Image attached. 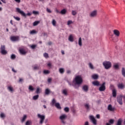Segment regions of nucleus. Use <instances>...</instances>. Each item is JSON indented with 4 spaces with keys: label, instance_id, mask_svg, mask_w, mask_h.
Masks as SVG:
<instances>
[{
    "label": "nucleus",
    "instance_id": "obj_1",
    "mask_svg": "<svg viewBox=\"0 0 125 125\" xmlns=\"http://www.w3.org/2000/svg\"><path fill=\"white\" fill-rule=\"evenodd\" d=\"M73 83H75L76 84H81L83 83V78L81 76H77L75 77V79L73 80Z\"/></svg>",
    "mask_w": 125,
    "mask_h": 125
},
{
    "label": "nucleus",
    "instance_id": "obj_2",
    "mask_svg": "<svg viewBox=\"0 0 125 125\" xmlns=\"http://www.w3.org/2000/svg\"><path fill=\"white\" fill-rule=\"evenodd\" d=\"M16 11H17V12H18V13H19L20 14L22 15V16H23V17H26V16H31V15H32V13H28L26 14L25 13V12H24V11H21V9H20V8H16Z\"/></svg>",
    "mask_w": 125,
    "mask_h": 125
},
{
    "label": "nucleus",
    "instance_id": "obj_3",
    "mask_svg": "<svg viewBox=\"0 0 125 125\" xmlns=\"http://www.w3.org/2000/svg\"><path fill=\"white\" fill-rule=\"evenodd\" d=\"M103 64L106 70L110 69V68L112 67V63H111L110 62H103Z\"/></svg>",
    "mask_w": 125,
    "mask_h": 125
},
{
    "label": "nucleus",
    "instance_id": "obj_4",
    "mask_svg": "<svg viewBox=\"0 0 125 125\" xmlns=\"http://www.w3.org/2000/svg\"><path fill=\"white\" fill-rule=\"evenodd\" d=\"M0 49L1 54H2L3 55H5L6 54H7V51L5 50V45H1Z\"/></svg>",
    "mask_w": 125,
    "mask_h": 125
},
{
    "label": "nucleus",
    "instance_id": "obj_5",
    "mask_svg": "<svg viewBox=\"0 0 125 125\" xmlns=\"http://www.w3.org/2000/svg\"><path fill=\"white\" fill-rule=\"evenodd\" d=\"M67 119V115L66 114H62L60 117V120H61L62 123L65 125L66 124V122H65V120Z\"/></svg>",
    "mask_w": 125,
    "mask_h": 125
},
{
    "label": "nucleus",
    "instance_id": "obj_6",
    "mask_svg": "<svg viewBox=\"0 0 125 125\" xmlns=\"http://www.w3.org/2000/svg\"><path fill=\"white\" fill-rule=\"evenodd\" d=\"M38 117L40 119V124L42 125V123H43L44 121V119H45V116L44 115H42L40 114H38Z\"/></svg>",
    "mask_w": 125,
    "mask_h": 125
},
{
    "label": "nucleus",
    "instance_id": "obj_7",
    "mask_svg": "<svg viewBox=\"0 0 125 125\" xmlns=\"http://www.w3.org/2000/svg\"><path fill=\"white\" fill-rule=\"evenodd\" d=\"M106 83L105 82L103 83L101 86L99 87V90L100 91H105L106 90V86H105Z\"/></svg>",
    "mask_w": 125,
    "mask_h": 125
},
{
    "label": "nucleus",
    "instance_id": "obj_8",
    "mask_svg": "<svg viewBox=\"0 0 125 125\" xmlns=\"http://www.w3.org/2000/svg\"><path fill=\"white\" fill-rule=\"evenodd\" d=\"M10 40L12 42H17L19 40V36H11L10 37Z\"/></svg>",
    "mask_w": 125,
    "mask_h": 125
},
{
    "label": "nucleus",
    "instance_id": "obj_9",
    "mask_svg": "<svg viewBox=\"0 0 125 125\" xmlns=\"http://www.w3.org/2000/svg\"><path fill=\"white\" fill-rule=\"evenodd\" d=\"M90 119L91 120V121H92V122L93 123V125H97V121H96V119H95L94 117H93V116H90Z\"/></svg>",
    "mask_w": 125,
    "mask_h": 125
},
{
    "label": "nucleus",
    "instance_id": "obj_10",
    "mask_svg": "<svg viewBox=\"0 0 125 125\" xmlns=\"http://www.w3.org/2000/svg\"><path fill=\"white\" fill-rule=\"evenodd\" d=\"M117 100L119 104L123 105V98L121 96L117 97Z\"/></svg>",
    "mask_w": 125,
    "mask_h": 125
},
{
    "label": "nucleus",
    "instance_id": "obj_11",
    "mask_svg": "<svg viewBox=\"0 0 125 125\" xmlns=\"http://www.w3.org/2000/svg\"><path fill=\"white\" fill-rule=\"evenodd\" d=\"M96 15H97V11H93L91 13L90 16L91 17H96Z\"/></svg>",
    "mask_w": 125,
    "mask_h": 125
},
{
    "label": "nucleus",
    "instance_id": "obj_12",
    "mask_svg": "<svg viewBox=\"0 0 125 125\" xmlns=\"http://www.w3.org/2000/svg\"><path fill=\"white\" fill-rule=\"evenodd\" d=\"M107 110H108V111H111V112H113L115 111V108H113L111 104H109L107 107Z\"/></svg>",
    "mask_w": 125,
    "mask_h": 125
},
{
    "label": "nucleus",
    "instance_id": "obj_13",
    "mask_svg": "<svg viewBox=\"0 0 125 125\" xmlns=\"http://www.w3.org/2000/svg\"><path fill=\"white\" fill-rule=\"evenodd\" d=\"M83 89L85 91V92H87L88 91V86L87 85H84L83 87Z\"/></svg>",
    "mask_w": 125,
    "mask_h": 125
},
{
    "label": "nucleus",
    "instance_id": "obj_14",
    "mask_svg": "<svg viewBox=\"0 0 125 125\" xmlns=\"http://www.w3.org/2000/svg\"><path fill=\"white\" fill-rule=\"evenodd\" d=\"M118 87L121 89H124L125 88V85L123 83H120L118 84Z\"/></svg>",
    "mask_w": 125,
    "mask_h": 125
},
{
    "label": "nucleus",
    "instance_id": "obj_15",
    "mask_svg": "<svg viewBox=\"0 0 125 125\" xmlns=\"http://www.w3.org/2000/svg\"><path fill=\"white\" fill-rule=\"evenodd\" d=\"M67 83H68V84H69L70 86L72 85V86H74V87H75V88H78L79 87H77L76 86V84L75 83H72L71 82H70L69 81H67Z\"/></svg>",
    "mask_w": 125,
    "mask_h": 125
},
{
    "label": "nucleus",
    "instance_id": "obj_16",
    "mask_svg": "<svg viewBox=\"0 0 125 125\" xmlns=\"http://www.w3.org/2000/svg\"><path fill=\"white\" fill-rule=\"evenodd\" d=\"M113 33L114 34V35H115V36L116 37H120V31H119V30H114L113 31Z\"/></svg>",
    "mask_w": 125,
    "mask_h": 125
},
{
    "label": "nucleus",
    "instance_id": "obj_17",
    "mask_svg": "<svg viewBox=\"0 0 125 125\" xmlns=\"http://www.w3.org/2000/svg\"><path fill=\"white\" fill-rule=\"evenodd\" d=\"M93 85H95L96 86H99L100 85V83L98 81H94L92 82Z\"/></svg>",
    "mask_w": 125,
    "mask_h": 125
},
{
    "label": "nucleus",
    "instance_id": "obj_18",
    "mask_svg": "<svg viewBox=\"0 0 125 125\" xmlns=\"http://www.w3.org/2000/svg\"><path fill=\"white\" fill-rule=\"evenodd\" d=\"M68 40L69 41V42H74V37L72 34L69 35V37L68 38Z\"/></svg>",
    "mask_w": 125,
    "mask_h": 125
},
{
    "label": "nucleus",
    "instance_id": "obj_19",
    "mask_svg": "<svg viewBox=\"0 0 125 125\" xmlns=\"http://www.w3.org/2000/svg\"><path fill=\"white\" fill-rule=\"evenodd\" d=\"M112 96H113V97H116L117 91H116V89L112 90Z\"/></svg>",
    "mask_w": 125,
    "mask_h": 125
},
{
    "label": "nucleus",
    "instance_id": "obj_20",
    "mask_svg": "<svg viewBox=\"0 0 125 125\" xmlns=\"http://www.w3.org/2000/svg\"><path fill=\"white\" fill-rule=\"evenodd\" d=\"M50 93V90H49V89L47 88L45 90V95H49Z\"/></svg>",
    "mask_w": 125,
    "mask_h": 125
},
{
    "label": "nucleus",
    "instance_id": "obj_21",
    "mask_svg": "<svg viewBox=\"0 0 125 125\" xmlns=\"http://www.w3.org/2000/svg\"><path fill=\"white\" fill-rule=\"evenodd\" d=\"M20 52L21 54H22V55L26 54L27 53V52L25 51V50L23 49H21L20 50Z\"/></svg>",
    "mask_w": 125,
    "mask_h": 125
},
{
    "label": "nucleus",
    "instance_id": "obj_22",
    "mask_svg": "<svg viewBox=\"0 0 125 125\" xmlns=\"http://www.w3.org/2000/svg\"><path fill=\"white\" fill-rule=\"evenodd\" d=\"M28 89L30 90V91H31L32 92H33V91L35 90V88H34L32 85H29L28 87Z\"/></svg>",
    "mask_w": 125,
    "mask_h": 125
},
{
    "label": "nucleus",
    "instance_id": "obj_23",
    "mask_svg": "<svg viewBox=\"0 0 125 125\" xmlns=\"http://www.w3.org/2000/svg\"><path fill=\"white\" fill-rule=\"evenodd\" d=\"M123 122V120L122 119H119L116 125H122V123Z\"/></svg>",
    "mask_w": 125,
    "mask_h": 125
},
{
    "label": "nucleus",
    "instance_id": "obj_24",
    "mask_svg": "<svg viewBox=\"0 0 125 125\" xmlns=\"http://www.w3.org/2000/svg\"><path fill=\"white\" fill-rule=\"evenodd\" d=\"M55 106L58 108V109H61V106H60V104L59 103H57L55 104Z\"/></svg>",
    "mask_w": 125,
    "mask_h": 125
},
{
    "label": "nucleus",
    "instance_id": "obj_25",
    "mask_svg": "<svg viewBox=\"0 0 125 125\" xmlns=\"http://www.w3.org/2000/svg\"><path fill=\"white\" fill-rule=\"evenodd\" d=\"M92 77L94 80H97V79H98V75L94 74L92 76Z\"/></svg>",
    "mask_w": 125,
    "mask_h": 125
},
{
    "label": "nucleus",
    "instance_id": "obj_26",
    "mask_svg": "<svg viewBox=\"0 0 125 125\" xmlns=\"http://www.w3.org/2000/svg\"><path fill=\"white\" fill-rule=\"evenodd\" d=\"M41 89L40 87H38L36 89V93H37V94H39V93H41Z\"/></svg>",
    "mask_w": 125,
    "mask_h": 125
},
{
    "label": "nucleus",
    "instance_id": "obj_27",
    "mask_svg": "<svg viewBox=\"0 0 125 125\" xmlns=\"http://www.w3.org/2000/svg\"><path fill=\"white\" fill-rule=\"evenodd\" d=\"M122 76L125 78V69L124 67H123L122 69Z\"/></svg>",
    "mask_w": 125,
    "mask_h": 125
},
{
    "label": "nucleus",
    "instance_id": "obj_28",
    "mask_svg": "<svg viewBox=\"0 0 125 125\" xmlns=\"http://www.w3.org/2000/svg\"><path fill=\"white\" fill-rule=\"evenodd\" d=\"M33 70H39L40 69V66H38V65H35L33 66Z\"/></svg>",
    "mask_w": 125,
    "mask_h": 125
},
{
    "label": "nucleus",
    "instance_id": "obj_29",
    "mask_svg": "<svg viewBox=\"0 0 125 125\" xmlns=\"http://www.w3.org/2000/svg\"><path fill=\"white\" fill-rule=\"evenodd\" d=\"M112 40L113 41V42H118V37H115V38H113V36L112 37Z\"/></svg>",
    "mask_w": 125,
    "mask_h": 125
},
{
    "label": "nucleus",
    "instance_id": "obj_30",
    "mask_svg": "<svg viewBox=\"0 0 125 125\" xmlns=\"http://www.w3.org/2000/svg\"><path fill=\"white\" fill-rule=\"evenodd\" d=\"M78 43L80 46H82V45H83V43H82V38L81 37L79 39Z\"/></svg>",
    "mask_w": 125,
    "mask_h": 125
},
{
    "label": "nucleus",
    "instance_id": "obj_31",
    "mask_svg": "<svg viewBox=\"0 0 125 125\" xmlns=\"http://www.w3.org/2000/svg\"><path fill=\"white\" fill-rule=\"evenodd\" d=\"M39 95H37L33 96V100H38V99H39Z\"/></svg>",
    "mask_w": 125,
    "mask_h": 125
},
{
    "label": "nucleus",
    "instance_id": "obj_32",
    "mask_svg": "<svg viewBox=\"0 0 125 125\" xmlns=\"http://www.w3.org/2000/svg\"><path fill=\"white\" fill-rule=\"evenodd\" d=\"M26 119H27V115H24L23 116V117L22 118V119L21 120V123H23V122H25Z\"/></svg>",
    "mask_w": 125,
    "mask_h": 125
},
{
    "label": "nucleus",
    "instance_id": "obj_33",
    "mask_svg": "<svg viewBox=\"0 0 125 125\" xmlns=\"http://www.w3.org/2000/svg\"><path fill=\"white\" fill-rule=\"evenodd\" d=\"M40 24L39 21H35L33 22V26H38V24Z\"/></svg>",
    "mask_w": 125,
    "mask_h": 125
},
{
    "label": "nucleus",
    "instance_id": "obj_34",
    "mask_svg": "<svg viewBox=\"0 0 125 125\" xmlns=\"http://www.w3.org/2000/svg\"><path fill=\"white\" fill-rule=\"evenodd\" d=\"M89 67L91 69V70H93V69H94V67L93 66V65H92V63H89Z\"/></svg>",
    "mask_w": 125,
    "mask_h": 125
},
{
    "label": "nucleus",
    "instance_id": "obj_35",
    "mask_svg": "<svg viewBox=\"0 0 125 125\" xmlns=\"http://www.w3.org/2000/svg\"><path fill=\"white\" fill-rule=\"evenodd\" d=\"M8 89L11 92H12L13 91V88L11 87V86H9L8 87Z\"/></svg>",
    "mask_w": 125,
    "mask_h": 125
},
{
    "label": "nucleus",
    "instance_id": "obj_36",
    "mask_svg": "<svg viewBox=\"0 0 125 125\" xmlns=\"http://www.w3.org/2000/svg\"><path fill=\"white\" fill-rule=\"evenodd\" d=\"M60 13H61V14H66V9H62Z\"/></svg>",
    "mask_w": 125,
    "mask_h": 125
},
{
    "label": "nucleus",
    "instance_id": "obj_37",
    "mask_svg": "<svg viewBox=\"0 0 125 125\" xmlns=\"http://www.w3.org/2000/svg\"><path fill=\"white\" fill-rule=\"evenodd\" d=\"M56 103V100H55V99H53L52 101V106H53L54 105H55Z\"/></svg>",
    "mask_w": 125,
    "mask_h": 125
},
{
    "label": "nucleus",
    "instance_id": "obj_38",
    "mask_svg": "<svg viewBox=\"0 0 125 125\" xmlns=\"http://www.w3.org/2000/svg\"><path fill=\"white\" fill-rule=\"evenodd\" d=\"M52 24L54 26H56V21H55V20H53L52 21Z\"/></svg>",
    "mask_w": 125,
    "mask_h": 125
},
{
    "label": "nucleus",
    "instance_id": "obj_39",
    "mask_svg": "<svg viewBox=\"0 0 125 125\" xmlns=\"http://www.w3.org/2000/svg\"><path fill=\"white\" fill-rule=\"evenodd\" d=\"M84 107L86 110H89V105L88 104H85Z\"/></svg>",
    "mask_w": 125,
    "mask_h": 125
},
{
    "label": "nucleus",
    "instance_id": "obj_40",
    "mask_svg": "<svg viewBox=\"0 0 125 125\" xmlns=\"http://www.w3.org/2000/svg\"><path fill=\"white\" fill-rule=\"evenodd\" d=\"M31 35H34V34H37V31L35 30H33L32 31H30Z\"/></svg>",
    "mask_w": 125,
    "mask_h": 125
},
{
    "label": "nucleus",
    "instance_id": "obj_41",
    "mask_svg": "<svg viewBox=\"0 0 125 125\" xmlns=\"http://www.w3.org/2000/svg\"><path fill=\"white\" fill-rule=\"evenodd\" d=\"M0 118H2L3 119V118H5V115L3 113H1L0 115Z\"/></svg>",
    "mask_w": 125,
    "mask_h": 125
},
{
    "label": "nucleus",
    "instance_id": "obj_42",
    "mask_svg": "<svg viewBox=\"0 0 125 125\" xmlns=\"http://www.w3.org/2000/svg\"><path fill=\"white\" fill-rule=\"evenodd\" d=\"M59 71H60V73H61V74H63V73H64V69L63 68H60Z\"/></svg>",
    "mask_w": 125,
    "mask_h": 125
},
{
    "label": "nucleus",
    "instance_id": "obj_43",
    "mask_svg": "<svg viewBox=\"0 0 125 125\" xmlns=\"http://www.w3.org/2000/svg\"><path fill=\"white\" fill-rule=\"evenodd\" d=\"M16 58V56L14 54H12L11 56V59H12L13 60L15 59Z\"/></svg>",
    "mask_w": 125,
    "mask_h": 125
},
{
    "label": "nucleus",
    "instance_id": "obj_44",
    "mask_svg": "<svg viewBox=\"0 0 125 125\" xmlns=\"http://www.w3.org/2000/svg\"><path fill=\"white\" fill-rule=\"evenodd\" d=\"M72 15H73L74 16H75V15H77V11L72 10Z\"/></svg>",
    "mask_w": 125,
    "mask_h": 125
},
{
    "label": "nucleus",
    "instance_id": "obj_45",
    "mask_svg": "<svg viewBox=\"0 0 125 125\" xmlns=\"http://www.w3.org/2000/svg\"><path fill=\"white\" fill-rule=\"evenodd\" d=\"M14 19H15L16 20H17V21H20V18L18 17H15V16H14L13 17Z\"/></svg>",
    "mask_w": 125,
    "mask_h": 125
},
{
    "label": "nucleus",
    "instance_id": "obj_46",
    "mask_svg": "<svg viewBox=\"0 0 125 125\" xmlns=\"http://www.w3.org/2000/svg\"><path fill=\"white\" fill-rule=\"evenodd\" d=\"M43 56L45 57V58H48V54L45 53L43 54Z\"/></svg>",
    "mask_w": 125,
    "mask_h": 125
},
{
    "label": "nucleus",
    "instance_id": "obj_47",
    "mask_svg": "<svg viewBox=\"0 0 125 125\" xmlns=\"http://www.w3.org/2000/svg\"><path fill=\"white\" fill-rule=\"evenodd\" d=\"M49 73H50V71H49V70H44L43 71V73L45 74H49Z\"/></svg>",
    "mask_w": 125,
    "mask_h": 125
},
{
    "label": "nucleus",
    "instance_id": "obj_48",
    "mask_svg": "<svg viewBox=\"0 0 125 125\" xmlns=\"http://www.w3.org/2000/svg\"><path fill=\"white\" fill-rule=\"evenodd\" d=\"M32 13H33V14H34L35 15H37L39 14V12H38V11H33V12H32Z\"/></svg>",
    "mask_w": 125,
    "mask_h": 125
},
{
    "label": "nucleus",
    "instance_id": "obj_49",
    "mask_svg": "<svg viewBox=\"0 0 125 125\" xmlns=\"http://www.w3.org/2000/svg\"><path fill=\"white\" fill-rule=\"evenodd\" d=\"M64 110L65 112H66L67 113H68V112L69 111V107H65Z\"/></svg>",
    "mask_w": 125,
    "mask_h": 125
},
{
    "label": "nucleus",
    "instance_id": "obj_50",
    "mask_svg": "<svg viewBox=\"0 0 125 125\" xmlns=\"http://www.w3.org/2000/svg\"><path fill=\"white\" fill-rule=\"evenodd\" d=\"M31 122L30 121H27L26 123H25V125H31Z\"/></svg>",
    "mask_w": 125,
    "mask_h": 125
},
{
    "label": "nucleus",
    "instance_id": "obj_51",
    "mask_svg": "<svg viewBox=\"0 0 125 125\" xmlns=\"http://www.w3.org/2000/svg\"><path fill=\"white\" fill-rule=\"evenodd\" d=\"M36 47H37V45H32L31 46V48L32 49H35V48H36Z\"/></svg>",
    "mask_w": 125,
    "mask_h": 125
},
{
    "label": "nucleus",
    "instance_id": "obj_52",
    "mask_svg": "<svg viewBox=\"0 0 125 125\" xmlns=\"http://www.w3.org/2000/svg\"><path fill=\"white\" fill-rule=\"evenodd\" d=\"M114 120L113 119H111L109 120V124H111V125H113L114 124Z\"/></svg>",
    "mask_w": 125,
    "mask_h": 125
},
{
    "label": "nucleus",
    "instance_id": "obj_53",
    "mask_svg": "<svg viewBox=\"0 0 125 125\" xmlns=\"http://www.w3.org/2000/svg\"><path fill=\"white\" fill-rule=\"evenodd\" d=\"M114 67L115 69H119V65L118 64H115L114 65Z\"/></svg>",
    "mask_w": 125,
    "mask_h": 125
},
{
    "label": "nucleus",
    "instance_id": "obj_54",
    "mask_svg": "<svg viewBox=\"0 0 125 125\" xmlns=\"http://www.w3.org/2000/svg\"><path fill=\"white\" fill-rule=\"evenodd\" d=\"M72 23H73V21H67V25H71V24H72Z\"/></svg>",
    "mask_w": 125,
    "mask_h": 125
},
{
    "label": "nucleus",
    "instance_id": "obj_55",
    "mask_svg": "<svg viewBox=\"0 0 125 125\" xmlns=\"http://www.w3.org/2000/svg\"><path fill=\"white\" fill-rule=\"evenodd\" d=\"M62 93L64 95H67V91L66 90H63Z\"/></svg>",
    "mask_w": 125,
    "mask_h": 125
},
{
    "label": "nucleus",
    "instance_id": "obj_56",
    "mask_svg": "<svg viewBox=\"0 0 125 125\" xmlns=\"http://www.w3.org/2000/svg\"><path fill=\"white\" fill-rule=\"evenodd\" d=\"M46 10H47V12H48V13H51V10H50V9L47 8Z\"/></svg>",
    "mask_w": 125,
    "mask_h": 125
},
{
    "label": "nucleus",
    "instance_id": "obj_57",
    "mask_svg": "<svg viewBox=\"0 0 125 125\" xmlns=\"http://www.w3.org/2000/svg\"><path fill=\"white\" fill-rule=\"evenodd\" d=\"M51 81H52V79H51V78H49L48 79V83H51Z\"/></svg>",
    "mask_w": 125,
    "mask_h": 125
},
{
    "label": "nucleus",
    "instance_id": "obj_58",
    "mask_svg": "<svg viewBox=\"0 0 125 125\" xmlns=\"http://www.w3.org/2000/svg\"><path fill=\"white\" fill-rule=\"evenodd\" d=\"M16 1V2H18V3H20V2H21V0H14Z\"/></svg>",
    "mask_w": 125,
    "mask_h": 125
},
{
    "label": "nucleus",
    "instance_id": "obj_59",
    "mask_svg": "<svg viewBox=\"0 0 125 125\" xmlns=\"http://www.w3.org/2000/svg\"><path fill=\"white\" fill-rule=\"evenodd\" d=\"M96 117L97 118V119H100V115L99 114H97L96 115Z\"/></svg>",
    "mask_w": 125,
    "mask_h": 125
},
{
    "label": "nucleus",
    "instance_id": "obj_60",
    "mask_svg": "<svg viewBox=\"0 0 125 125\" xmlns=\"http://www.w3.org/2000/svg\"><path fill=\"white\" fill-rule=\"evenodd\" d=\"M0 0L2 2H3V3H6L5 0Z\"/></svg>",
    "mask_w": 125,
    "mask_h": 125
},
{
    "label": "nucleus",
    "instance_id": "obj_61",
    "mask_svg": "<svg viewBox=\"0 0 125 125\" xmlns=\"http://www.w3.org/2000/svg\"><path fill=\"white\" fill-rule=\"evenodd\" d=\"M84 125H89V124H88V122H86L84 124Z\"/></svg>",
    "mask_w": 125,
    "mask_h": 125
},
{
    "label": "nucleus",
    "instance_id": "obj_62",
    "mask_svg": "<svg viewBox=\"0 0 125 125\" xmlns=\"http://www.w3.org/2000/svg\"><path fill=\"white\" fill-rule=\"evenodd\" d=\"M21 82H23V79H22L21 78H20L19 82L21 83Z\"/></svg>",
    "mask_w": 125,
    "mask_h": 125
},
{
    "label": "nucleus",
    "instance_id": "obj_63",
    "mask_svg": "<svg viewBox=\"0 0 125 125\" xmlns=\"http://www.w3.org/2000/svg\"><path fill=\"white\" fill-rule=\"evenodd\" d=\"M47 66L48 67H51V63H48Z\"/></svg>",
    "mask_w": 125,
    "mask_h": 125
},
{
    "label": "nucleus",
    "instance_id": "obj_64",
    "mask_svg": "<svg viewBox=\"0 0 125 125\" xmlns=\"http://www.w3.org/2000/svg\"><path fill=\"white\" fill-rule=\"evenodd\" d=\"M48 44L49 45H51V44H52V42H48Z\"/></svg>",
    "mask_w": 125,
    "mask_h": 125
}]
</instances>
